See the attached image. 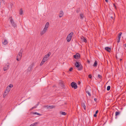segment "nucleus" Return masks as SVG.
I'll use <instances>...</instances> for the list:
<instances>
[{
	"label": "nucleus",
	"mask_w": 126,
	"mask_h": 126,
	"mask_svg": "<svg viewBox=\"0 0 126 126\" xmlns=\"http://www.w3.org/2000/svg\"><path fill=\"white\" fill-rule=\"evenodd\" d=\"M120 35H119L118 36V39H119V40H120Z\"/></svg>",
	"instance_id": "obj_38"
},
{
	"label": "nucleus",
	"mask_w": 126,
	"mask_h": 126,
	"mask_svg": "<svg viewBox=\"0 0 126 126\" xmlns=\"http://www.w3.org/2000/svg\"><path fill=\"white\" fill-rule=\"evenodd\" d=\"M11 88L9 87L8 86L6 88V90H7L9 92L10 91V90L11 89Z\"/></svg>",
	"instance_id": "obj_31"
},
{
	"label": "nucleus",
	"mask_w": 126,
	"mask_h": 126,
	"mask_svg": "<svg viewBox=\"0 0 126 126\" xmlns=\"http://www.w3.org/2000/svg\"><path fill=\"white\" fill-rule=\"evenodd\" d=\"M3 44H4V45H6L8 43L7 41L6 40H5L3 42Z\"/></svg>",
	"instance_id": "obj_19"
},
{
	"label": "nucleus",
	"mask_w": 126,
	"mask_h": 126,
	"mask_svg": "<svg viewBox=\"0 0 126 126\" xmlns=\"http://www.w3.org/2000/svg\"><path fill=\"white\" fill-rule=\"evenodd\" d=\"M9 64L8 63L7 64L5 65V66L3 68V70L4 71H5L8 70L9 68Z\"/></svg>",
	"instance_id": "obj_4"
},
{
	"label": "nucleus",
	"mask_w": 126,
	"mask_h": 126,
	"mask_svg": "<svg viewBox=\"0 0 126 126\" xmlns=\"http://www.w3.org/2000/svg\"><path fill=\"white\" fill-rule=\"evenodd\" d=\"M74 57L76 59H79L80 58V54L79 53H77L74 55Z\"/></svg>",
	"instance_id": "obj_5"
},
{
	"label": "nucleus",
	"mask_w": 126,
	"mask_h": 126,
	"mask_svg": "<svg viewBox=\"0 0 126 126\" xmlns=\"http://www.w3.org/2000/svg\"><path fill=\"white\" fill-rule=\"evenodd\" d=\"M113 5H114V6L115 7V8H116V6L115 5V4H113Z\"/></svg>",
	"instance_id": "obj_46"
},
{
	"label": "nucleus",
	"mask_w": 126,
	"mask_h": 126,
	"mask_svg": "<svg viewBox=\"0 0 126 126\" xmlns=\"http://www.w3.org/2000/svg\"><path fill=\"white\" fill-rule=\"evenodd\" d=\"M3 1V0H0V4H1V3Z\"/></svg>",
	"instance_id": "obj_40"
},
{
	"label": "nucleus",
	"mask_w": 126,
	"mask_h": 126,
	"mask_svg": "<svg viewBox=\"0 0 126 126\" xmlns=\"http://www.w3.org/2000/svg\"><path fill=\"white\" fill-rule=\"evenodd\" d=\"M22 56V53L21 52H19L17 56V57H18L20 60Z\"/></svg>",
	"instance_id": "obj_8"
},
{
	"label": "nucleus",
	"mask_w": 126,
	"mask_h": 126,
	"mask_svg": "<svg viewBox=\"0 0 126 126\" xmlns=\"http://www.w3.org/2000/svg\"><path fill=\"white\" fill-rule=\"evenodd\" d=\"M97 65V62L96 61H95L94 64L93 65V66L95 67Z\"/></svg>",
	"instance_id": "obj_16"
},
{
	"label": "nucleus",
	"mask_w": 126,
	"mask_h": 126,
	"mask_svg": "<svg viewBox=\"0 0 126 126\" xmlns=\"http://www.w3.org/2000/svg\"><path fill=\"white\" fill-rule=\"evenodd\" d=\"M110 18H111L112 19H113V17H112V16H110Z\"/></svg>",
	"instance_id": "obj_42"
},
{
	"label": "nucleus",
	"mask_w": 126,
	"mask_h": 126,
	"mask_svg": "<svg viewBox=\"0 0 126 126\" xmlns=\"http://www.w3.org/2000/svg\"><path fill=\"white\" fill-rule=\"evenodd\" d=\"M38 105V104H37L35 106H34L32 107L31 109V110H32L33 109H34L35 108H36L37 106Z\"/></svg>",
	"instance_id": "obj_23"
},
{
	"label": "nucleus",
	"mask_w": 126,
	"mask_h": 126,
	"mask_svg": "<svg viewBox=\"0 0 126 126\" xmlns=\"http://www.w3.org/2000/svg\"><path fill=\"white\" fill-rule=\"evenodd\" d=\"M32 113H33V114H36V115H41L39 113L37 112H33Z\"/></svg>",
	"instance_id": "obj_26"
},
{
	"label": "nucleus",
	"mask_w": 126,
	"mask_h": 126,
	"mask_svg": "<svg viewBox=\"0 0 126 126\" xmlns=\"http://www.w3.org/2000/svg\"><path fill=\"white\" fill-rule=\"evenodd\" d=\"M94 100L96 102L97 100V99L96 98H94Z\"/></svg>",
	"instance_id": "obj_41"
},
{
	"label": "nucleus",
	"mask_w": 126,
	"mask_h": 126,
	"mask_svg": "<svg viewBox=\"0 0 126 126\" xmlns=\"http://www.w3.org/2000/svg\"><path fill=\"white\" fill-rule=\"evenodd\" d=\"M122 60V59H120V61H121Z\"/></svg>",
	"instance_id": "obj_49"
},
{
	"label": "nucleus",
	"mask_w": 126,
	"mask_h": 126,
	"mask_svg": "<svg viewBox=\"0 0 126 126\" xmlns=\"http://www.w3.org/2000/svg\"><path fill=\"white\" fill-rule=\"evenodd\" d=\"M51 54V52H49L47 54H46L44 56V58L45 59V58H48L50 56Z\"/></svg>",
	"instance_id": "obj_10"
},
{
	"label": "nucleus",
	"mask_w": 126,
	"mask_h": 126,
	"mask_svg": "<svg viewBox=\"0 0 126 126\" xmlns=\"http://www.w3.org/2000/svg\"><path fill=\"white\" fill-rule=\"evenodd\" d=\"M120 112L119 111H116L115 112V116H117L120 114Z\"/></svg>",
	"instance_id": "obj_21"
},
{
	"label": "nucleus",
	"mask_w": 126,
	"mask_h": 126,
	"mask_svg": "<svg viewBox=\"0 0 126 126\" xmlns=\"http://www.w3.org/2000/svg\"><path fill=\"white\" fill-rule=\"evenodd\" d=\"M60 113L62 115H65L66 114L65 112H60Z\"/></svg>",
	"instance_id": "obj_25"
},
{
	"label": "nucleus",
	"mask_w": 126,
	"mask_h": 126,
	"mask_svg": "<svg viewBox=\"0 0 126 126\" xmlns=\"http://www.w3.org/2000/svg\"><path fill=\"white\" fill-rule=\"evenodd\" d=\"M71 85L72 87L74 88L75 89H76L77 88V84L74 82H72L71 83Z\"/></svg>",
	"instance_id": "obj_3"
},
{
	"label": "nucleus",
	"mask_w": 126,
	"mask_h": 126,
	"mask_svg": "<svg viewBox=\"0 0 126 126\" xmlns=\"http://www.w3.org/2000/svg\"><path fill=\"white\" fill-rule=\"evenodd\" d=\"M46 31L44 29H43V30L40 33V34L42 35L44 34L46 32Z\"/></svg>",
	"instance_id": "obj_12"
},
{
	"label": "nucleus",
	"mask_w": 126,
	"mask_h": 126,
	"mask_svg": "<svg viewBox=\"0 0 126 126\" xmlns=\"http://www.w3.org/2000/svg\"><path fill=\"white\" fill-rule=\"evenodd\" d=\"M80 17L81 19H83V18L84 17V16L83 15V14H80Z\"/></svg>",
	"instance_id": "obj_20"
},
{
	"label": "nucleus",
	"mask_w": 126,
	"mask_h": 126,
	"mask_svg": "<svg viewBox=\"0 0 126 126\" xmlns=\"http://www.w3.org/2000/svg\"><path fill=\"white\" fill-rule=\"evenodd\" d=\"M105 1L106 2H108V0H105Z\"/></svg>",
	"instance_id": "obj_47"
},
{
	"label": "nucleus",
	"mask_w": 126,
	"mask_h": 126,
	"mask_svg": "<svg viewBox=\"0 0 126 126\" xmlns=\"http://www.w3.org/2000/svg\"><path fill=\"white\" fill-rule=\"evenodd\" d=\"M98 77L100 79H101L102 78V76L100 75L99 74H98Z\"/></svg>",
	"instance_id": "obj_32"
},
{
	"label": "nucleus",
	"mask_w": 126,
	"mask_h": 126,
	"mask_svg": "<svg viewBox=\"0 0 126 126\" xmlns=\"http://www.w3.org/2000/svg\"><path fill=\"white\" fill-rule=\"evenodd\" d=\"M122 33L121 32H120L119 33V35H120L121 36V35L122 34Z\"/></svg>",
	"instance_id": "obj_45"
},
{
	"label": "nucleus",
	"mask_w": 126,
	"mask_h": 126,
	"mask_svg": "<svg viewBox=\"0 0 126 126\" xmlns=\"http://www.w3.org/2000/svg\"><path fill=\"white\" fill-rule=\"evenodd\" d=\"M82 106L83 107L84 110L85 109V108H86V106L85 105V104L84 103H82Z\"/></svg>",
	"instance_id": "obj_22"
},
{
	"label": "nucleus",
	"mask_w": 126,
	"mask_h": 126,
	"mask_svg": "<svg viewBox=\"0 0 126 126\" xmlns=\"http://www.w3.org/2000/svg\"><path fill=\"white\" fill-rule=\"evenodd\" d=\"M38 124V123L37 122H36L33 124H31L30 126H36V125L37 124Z\"/></svg>",
	"instance_id": "obj_18"
},
{
	"label": "nucleus",
	"mask_w": 126,
	"mask_h": 126,
	"mask_svg": "<svg viewBox=\"0 0 126 126\" xmlns=\"http://www.w3.org/2000/svg\"><path fill=\"white\" fill-rule=\"evenodd\" d=\"M17 58H16L17 60L18 61H19V59L20 60V59L18 57H17Z\"/></svg>",
	"instance_id": "obj_36"
},
{
	"label": "nucleus",
	"mask_w": 126,
	"mask_h": 126,
	"mask_svg": "<svg viewBox=\"0 0 126 126\" xmlns=\"http://www.w3.org/2000/svg\"><path fill=\"white\" fill-rule=\"evenodd\" d=\"M120 42V40H119V39H118V41H117V42L118 43H119V42Z\"/></svg>",
	"instance_id": "obj_43"
},
{
	"label": "nucleus",
	"mask_w": 126,
	"mask_h": 126,
	"mask_svg": "<svg viewBox=\"0 0 126 126\" xmlns=\"http://www.w3.org/2000/svg\"><path fill=\"white\" fill-rule=\"evenodd\" d=\"M94 117H96L97 116V115H96V114L95 113L94 114Z\"/></svg>",
	"instance_id": "obj_37"
},
{
	"label": "nucleus",
	"mask_w": 126,
	"mask_h": 126,
	"mask_svg": "<svg viewBox=\"0 0 126 126\" xmlns=\"http://www.w3.org/2000/svg\"><path fill=\"white\" fill-rule=\"evenodd\" d=\"M86 93H87L88 95L89 96H91V94L90 93V92H89V91H86Z\"/></svg>",
	"instance_id": "obj_30"
},
{
	"label": "nucleus",
	"mask_w": 126,
	"mask_h": 126,
	"mask_svg": "<svg viewBox=\"0 0 126 126\" xmlns=\"http://www.w3.org/2000/svg\"><path fill=\"white\" fill-rule=\"evenodd\" d=\"M73 34V32H71L67 35L66 38V40L68 42H69L70 41Z\"/></svg>",
	"instance_id": "obj_2"
},
{
	"label": "nucleus",
	"mask_w": 126,
	"mask_h": 126,
	"mask_svg": "<svg viewBox=\"0 0 126 126\" xmlns=\"http://www.w3.org/2000/svg\"><path fill=\"white\" fill-rule=\"evenodd\" d=\"M105 49L107 51H108L109 52H110V50H111V49L110 48L108 47H105Z\"/></svg>",
	"instance_id": "obj_14"
},
{
	"label": "nucleus",
	"mask_w": 126,
	"mask_h": 126,
	"mask_svg": "<svg viewBox=\"0 0 126 126\" xmlns=\"http://www.w3.org/2000/svg\"><path fill=\"white\" fill-rule=\"evenodd\" d=\"M63 14V11H61L59 13V17H62Z\"/></svg>",
	"instance_id": "obj_13"
},
{
	"label": "nucleus",
	"mask_w": 126,
	"mask_h": 126,
	"mask_svg": "<svg viewBox=\"0 0 126 126\" xmlns=\"http://www.w3.org/2000/svg\"><path fill=\"white\" fill-rule=\"evenodd\" d=\"M75 65L77 67H79L80 65V64H79V62L77 61H76V63H75Z\"/></svg>",
	"instance_id": "obj_11"
},
{
	"label": "nucleus",
	"mask_w": 126,
	"mask_h": 126,
	"mask_svg": "<svg viewBox=\"0 0 126 126\" xmlns=\"http://www.w3.org/2000/svg\"><path fill=\"white\" fill-rule=\"evenodd\" d=\"M9 92V91H8L7 90H6L3 94V97L4 98L5 97L6 95L8 94Z\"/></svg>",
	"instance_id": "obj_7"
},
{
	"label": "nucleus",
	"mask_w": 126,
	"mask_h": 126,
	"mask_svg": "<svg viewBox=\"0 0 126 126\" xmlns=\"http://www.w3.org/2000/svg\"><path fill=\"white\" fill-rule=\"evenodd\" d=\"M49 24V23L48 22H47L46 24L45 27L48 28V27Z\"/></svg>",
	"instance_id": "obj_27"
},
{
	"label": "nucleus",
	"mask_w": 126,
	"mask_h": 126,
	"mask_svg": "<svg viewBox=\"0 0 126 126\" xmlns=\"http://www.w3.org/2000/svg\"><path fill=\"white\" fill-rule=\"evenodd\" d=\"M83 66L82 65L80 64V66L79 67H78V70L79 71L82 70L83 69Z\"/></svg>",
	"instance_id": "obj_15"
},
{
	"label": "nucleus",
	"mask_w": 126,
	"mask_h": 126,
	"mask_svg": "<svg viewBox=\"0 0 126 126\" xmlns=\"http://www.w3.org/2000/svg\"><path fill=\"white\" fill-rule=\"evenodd\" d=\"M47 28L45 27V28H44L43 29L45 30V31H46L47 29Z\"/></svg>",
	"instance_id": "obj_34"
},
{
	"label": "nucleus",
	"mask_w": 126,
	"mask_h": 126,
	"mask_svg": "<svg viewBox=\"0 0 126 126\" xmlns=\"http://www.w3.org/2000/svg\"><path fill=\"white\" fill-rule=\"evenodd\" d=\"M125 46L126 47V44H125Z\"/></svg>",
	"instance_id": "obj_51"
},
{
	"label": "nucleus",
	"mask_w": 126,
	"mask_h": 126,
	"mask_svg": "<svg viewBox=\"0 0 126 126\" xmlns=\"http://www.w3.org/2000/svg\"><path fill=\"white\" fill-rule=\"evenodd\" d=\"M73 69V68L72 67L71 68L69 69V71H72Z\"/></svg>",
	"instance_id": "obj_35"
},
{
	"label": "nucleus",
	"mask_w": 126,
	"mask_h": 126,
	"mask_svg": "<svg viewBox=\"0 0 126 126\" xmlns=\"http://www.w3.org/2000/svg\"><path fill=\"white\" fill-rule=\"evenodd\" d=\"M23 14V11L22 9H20L19 12V14L20 15H22Z\"/></svg>",
	"instance_id": "obj_24"
},
{
	"label": "nucleus",
	"mask_w": 126,
	"mask_h": 126,
	"mask_svg": "<svg viewBox=\"0 0 126 126\" xmlns=\"http://www.w3.org/2000/svg\"><path fill=\"white\" fill-rule=\"evenodd\" d=\"M32 68V67H29L28 68V69H30L31 70Z\"/></svg>",
	"instance_id": "obj_44"
},
{
	"label": "nucleus",
	"mask_w": 126,
	"mask_h": 126,
	"mask_svg": "<svg viewBox=\"0 0 126 126\" xmlns=\"http://www.w3.org/2000/svg\"><path fill=\"white\" fill-rule=\"evenodd\" d=\"M13 85L12 84H9V86H8V87L10 88H11H11L12 87H13Z\"/></svg>",
	"instance_id": "obj_29"
},
{
	"label": "nucleus",
	"mask_w": 126,
	"mask_h": 126,
	"mask_svg": "<svg viewBox=\"0 0 126 126\" xmlns=\"http://www.w3.org/2000/svg\"><path fill=\"white\" fill-rule=\"evenodd\" d=\"M88 77L90 79H92V76L91 75H90V74L89 75H88Z\"/></svg>",
	"instance_id": "obj_33"
},
{
	"label": "nucleus",
	"mask_w": 126,
	"mask_h": 126,
	"mask_svg": "<svg viewBox=\"0 0 126 126\" xmlns=\"http://www.w3.org/2000/svg\"><path fill=\"white\" fill-rule=\"evenodd\" d=\"M88 62L89 63L90 62V61H89V60L88 61Z\"/></svg>",
	"instance_id": "obj_50"
},
{
	"label": "nucleus",
	"mask_w": 126,
	"mask_h": 126,
	"mask_svg": "<svg viewBox=\"0 0 126 126\" xmlns=\"http://www.w3.org/2000/svg\"><path fill=\"white\" fill-rule=\"evenodd\" d=\"M81 39L82 41L86 43L87 41L86 38L83 36H82L81 37Z\"/></svg>",
	"instance_id": "obj_6"
},
{
	"label": "nucleus",
	"mask_w": 126,
	"mask_h": 126,
	"mask_svg": "<svg viewBox=\"0 0 126 126\" xmlns=\"http://www.w3.org/2000/svg\"><path fill=\"white\" fill-rule=\"evenodd\" d=\"M55 106H49L47 108L49 109H51L55 108Z\"/></svg>",
	"instance_id": "obj_17"
},
{
	"label": "nucleus",
	"mask_w": 126,
	"mask_h": 126,
	"mask_svg": "<svg viewBox=\"0 0 126 126\" xmlns=\"http://www.w3.org/2000/svg\"><path fill=\"white\" fill-rule=\"evenodd\" d=\"M98 112V110H97L95 112V113L96 114H97Z\"/></svg>",
	"instance_id": "obj_39"
},
{
	"label": "nucleus",
	"mask_w": 126,
	"mask_h": 126,
	"mask_svg": "<svg viewBox=\"0 0 126 126\" xmlns=\"http://www.w3.org/2000/svg\"><path fill=\"white\" fill-rule=\"evenodd\" d=\"M47 60L46 59L43 58L40 63V65L41 66H42L44 63Z\"/></svg>",
	"instance_id": "obj_9"
},
{
	"label": "nucleus",
	"mask_w": 126,
	"mask_h": 126,
	"mask_svg": "<svg viewBox=\"0 0 126 126\" xmlns=\"http://www.w3.org/2000/svg\"><path fill=\"white\" fill-rule=\"evenodd\" d=\"M9 19L10 21L11 24L12 26L14 28L16 27L17 26L16 24L15 23L14 20L12 18V16L10 17Z\"/></svg>",
	"instance_id": "obj_1"
},
{
	"label": "nucleus",
	"mask_w": 126,
	"mask_h": 126,
	"mask_svg": "<svg viewBox=\"0 0 126 126\" xmlns=\"http://www.w3.org/2000/svg\"><path fill=\"white\" fill-rule=\"evenodd\" d=\"M80 81H79V82H78V84H80Z\"/></svg>",
	"instance_id": "obj_48"
},
{
	"label": "nucleus",
	"mask_w": 126,
	"mask_h": 126,
	"mask_svg": "<svg viewBox=\"0 0 126 126\" xmlns=\"http://www.w3.org/2000/svg\"><path fill=\"white\" fill-rule=\"evenodd\" d=\"M110 88V86H107V90L108 91L109 90Z\"/></svg>",
	"instance_id": "obj_28"
}]
</instances>
